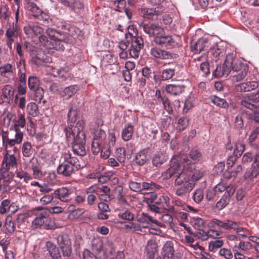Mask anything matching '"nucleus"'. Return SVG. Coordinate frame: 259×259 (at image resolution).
I'll list each match as a JSON object with an SVG mask.
<instances>
[{
	"label": "nucleus",
	"mask_w": 259,
	"mask_h": 259,
	"mask_svg": "<svg viewBox=\"0 0 259 259\" xmlns=\"http://www.w3.org/2000/svg\"><path fill=\"white\" fill-rule=\"evenodd\" d=\"M68 121L70 125L64 128L66 137L68 142L72 144V150L79 156H83L86 154L84 145L85 144V135L83 131L84 122L83 120H79L75 126L72 125L76 120L77 111L70 108L68 113Z\"/></svg>",
	"instance_id": "obj_1"
},
{
	"label": "nucleus",
	"mask_w": 259,
	"mask_h": 259,
	"mask_svg": "<svg viewBox=\"0 0 259 259\" xmlns=\"http://www.w3.org/2000/svg\"><path fill=\"white\" fill-rule=\"evenodd\" d=\"M80 167L81 165L78 159L72 156L70 153H67L61 156L57 172L63 176L69 177Z\"/></svg>",
	"instance_id": "obj_2"
},
{
	"label": "nucleus",
	"mask_w": 259,
	"mask_h": 259,
	"mask_svg": "<svg viewBox=\"0 0 259 259\" xmlns=\"http://www.w3.org/2000/svg\"><path fill=\"white\" fill-rule=\"evenodd\" d=\"M144 46L143 39L141 36H133L131 34L125 35V39L119 42L118 47L122 51L128 49L130 55L137 58L139 53Z\"/></svg>",
	"instance_id": "obj_3"
},
{
	"label": "nucleus",
	"mask_w": 259,
	"mask_h": 259,
	"mask_svg": "<svg viewBox=\"0 0 259 259\" xmlns=\"http://www.w3.org/2000/svg\"><path fill=\"white\" fill-rule=\"evenodd\" d=\"M2 136L4 142L10 146H13L21 143L23 134L18 128L10 127L7 132L3 131Z\"/></svg>",
	"instance_id": "obj_4"
},
{
	"label": "nucleus",
	"mask_w": 259,
	"mask_h": 259,
	"mask_svg": "<svg viewBox=\"0 0 259 259\" xmlns=\"http://www.w3.org/2000/svg\"><path fill=\"white\" fill-rule=\"evenodd\" d=\"M57 243L61 250L63 256L69 257L72 252L71 241L66 233L56 235Z\"/></svg>",
	"instance_id": "obj_5"
},
{
	"label": "nucleus",
	"mask_w": 259,
	"mask_h": 259,
	"mask_svg": "<svg viewBox=\"0 0 259 259\" xmlns=\"http://www.w3.org/2000/svg\"><path fill=\"white\" fill-rule=\"evenodd\" d=\"M233 63V54L230 53L226 56L225 62L223 64L218 65L214 70L212 71L214 76L220 77L222 76H227L231 71V67Z\"/></svg>",
	"instance_id": "obj_6"
},
{
	"label": "nucleus",
	"mask_w": 259,
	"mask_h": 259,
	"mask_svg": "<svg viewBox=\"0 0 259 259\" xmlns=\"http://www.w3.org/2000/svg\"><path fill=\"white\" fill-rule=\"evenodd\" d=\"M24 165L25 168L31 169L34 179H40L42 176L41 166L37 158L32 157L28 159L24 158Z\"/></svg>",
	"instance_id": "obj_7"
},
{
	"label": "nucleus",
	"mask_w": 259,
	"mask_h": 259,
	"mask_svg": "<svg viewBox=\"0 0 259 259\" xmlns=\"http://www.w3.org/2000/svg\"><path fill=\"white\" fill-rule=\"evenodd\" d=\"M140 26L149 37H153L154 39L164 33L163 29L159 25L154 23H142Z\"/></svg>",
	"instance_id": "obj_8"
},
{
	"label": "nucleus",
	"mask_w": 259,
	"mask_h": 259,
	"mask_svg": "<svg viewBox=\"0 0 259 259\" xmlns=\"http://www.w3.org/2000/svg\"><path fill=\"white\" fill-rule=\"evenodd\" d=\"M18 165L17 159L14 154H10L7 151L2 161V167L0 171L2 173L8 171L10 167L16 168Z\"/></svg>",
	"instance_id": "obj_9"
},
{
	"label": "nucleus",
	"mask_w": 259,
	"mask_h": 259,
	"mask_svg": "<svg viewBox=\"0 0 259 259\" xmlns=\"http://www.w3.org/2000/svg\"><path fill=\"white\" fill-rule=\"evenodd\" d=\"M184 170L183 167L176 160L175 158L171 160L170 167L165 171L164 176L166 179L171 177L175 178Z\"/></svg>",
	"instance_id": "obj_10"
},
{
	"label": "nucleus",
	"mask_w": 259,
	"mask_h": 259,
	"mask_svg": "<svg viewBox=\"0 0 259 259\" xmlns=\"http://www.w3.org/2000/svg\"><path fill=\"white\" fill-rule=\"evenodd\" d=\"M150 53L154 57L160 59H175L178 57L177 54L155 47L151 49Z\"/></svg>",
	"instance_id": "obj_11"
},
{
	"label": "nucleus",
	"mask_w": 259,
	"mask_h": 259,
	"mask_svg": "<svg viewBox=\"0 0 259 259\" xmlns=\"http://www.w3.org/2000/svg\"><path fill=\"white\" fill-rule=\"evenodd\" d=\"M153 41L156 45L167 48H172L177 45V43L172 38L171 36L163 35V33L160 34L158 37H156V38L154 39Z\"/></svg>",
	"instance_id": "obj_12"
},
{
	"label": "nucleus",
	"mask_w": 259,
	"mask_h": 259,
	"mask_svg": "<svg viewBox=\"0 0 259 259\" xmlns=\"http://www.w3.org/2000/svg\"><path fill=\"white\" fill-rule=\"evenodd\" d=\"M155 97L157 101L159 103L162 104L163 108L169 114H171L173 112L170 101L163 94L161 93L160 91L156 90Z\"/></svg>",
	"instance_id": "obj_13"
},
{
	"label": "nucleus",
	"mask_w": 259,
	"mask_h": 259,
	"mask_svg": "<svg viewBox=\"0 0 259 259\" xmlns=\"http://www.w3.org/2000/svg\"><path fill=\"white\" fill-rule=\"evenodd\" d=\"M139 14L145 19L154 20L159 15V11L155 9L142 8L139 10Z\"/></svg>",
	"instance_id": "obj_14"
},
{
	"label": "nucleus",
	"mask_w": 259,
	"mask_h": 259,
	"mask_svg": "<svg viewBox=\"0 0 259 259\" xmlns=\"http://www.w3.org/2000/svg\"><path fill=\"white\" fill-rule=\"evenodd\" d=\"M259 87V82L257 81L242 82L236 86V90L238 92H250Z\"/></svg>",
	"instance_id": "obj_15"
},
{
	"label": "nucleus",
	"mask_w": 259,
	"mask_h": 259,
	"mask_svg": "<svg viewBox=\"0 0 259 259\" xmlns=\"http://www.w3.org/2000/svg\"><path fill=\"white\" fill-rule=\"evenodd\" d=\"M70 194L69 190L66 187L58 189L54 192L55 198H58L64 202H67L71 200Z\"/></svg>",
	"instance_id": "obj_16"
},
{
	"label": "nucleus",
	"mask_w": 259,
	"mask_h": 259,
	"mask_svg": "<svg viewBox=\"0 0 259 259\" xmlns=\"http://www.w3.org/2000/svg\"><path fill=\"white\" fill-rule=\"evenodd\" d=\"M46 248L52 259H62L58 248L52 242H46Z\"/></svg>",
	"instance_id": "obj_17"
},
{
	"label": "nucleus",
	"mask_w": 259,
	"mask_h": 259,
	"mask_svg": "<svg viewBox=\"0 0 259 259\" xmlns=\"http://www.w3.org/2000/svg\"><path fill=\"white\" fill-rule=\"evenodd\" d=\"M27 7L31 12L32 15L34 17L39 19L41 18L47 19V18L44 17V15L46 17L47 16L32 1L30 0L28 2Z\"/></svg>",
	"instance_id": "obj_18"
},
{
	"label": "nucleus",
	"mask_w": 259,
	"mask_h": 259,
	"mask_svg": "<svg viewBox=\"0 0 259 259\" xmlns=\"http://www.w3.org/2000/svg\"><path fill=\"white\" fill-rule=\"evenodd\" d=\"M157 244L155 240H148L145 247V251L148 259H154L155 253L157 251Z\"/></svg>",
	"instance_id": "obj_19"
},
{
	"label": "nucleus",
	"mask_w": 259,
	"mask_h": 259,
	"mask_svg": "<svg viewBox=\"0 0 259 259\" xmlns=\"http://www.w3.org/2000/svg\"><path fill=\"white\" fill-rule=\"evenodd\" d=\"M150 159V155L148 154L147 149H143L139 151L135 156V162L140 166H142L146 163Z\"/></svg>",
	"instance_id": "obj_20"
},
{
	"label": "nucleus",
	"mask_w": 259,
	"mask_h": 259,
	"mask_svg": "<svg viewBox=\"0 0 259 259\" xmlns=\"http://www.w3.org/2000/svg\"><path fill=\"white\" fill-rule=\"evenodd\" d=\"M208 41L204 38H200L196 41L193 45H191V48L192 51L194 53H200L203 51H206Z\"/></svg>",
	"instance_id": "obj_21"
},
{
	"label": "nucleus",
	"mask_w": 259,
	"mask_h": 259,
	"mask_svg": "<svg viewBox=\"0 0 259 259\" xmlns=\"http://www.w3.org/2000/svg\"><path fill=\"white\" fill-rule=\"evenodd\" d=\"M46 33L52 40L58 41L67 42L68 39L64 35L62 36L59 32L51 28L46 29Z\"/></svg>",
	"instance_id": "obj_22"
},
{
	"label": "nucleus",
	"mask_w": 259,
	"mask_h": 259,
	"mask_svg": "<svg viewBox=\"0 0 259 259\" xmlns=\"http://www.w3.org/2000/svg\"><path fill=\"white\" fill-rule=\"evenodd\" d=\"M174 250L172 243L168 241L164 244L162 251L161 255L163 259H170L174 255Z\"/></svg>",
	"instance_id": "obj_23"
},
{
	"label": "nucleus",
	"mask_w": 259,
	"mask_h": 259,
	"mask_svg": "<svg viewBox=\"0 0 259 259\" xmlns=\"http://www.w3.org/2000/svg\"><path fill=\"white\" fill-rule=\"evenodd\" d=\"M2 94L1 97L3 100V102L9 103L13 99L14 91L13 88L9 85H5L2 90Z\"/></svg>",
	"instance_id": "obj_24"
},
{
	"label": "nucleus",
	"mask_w": 259,
	"mask_h": 259,
	"mask_svg": "<svg viewBox=\"0 0 259 259\" xmlns=\"http://www.w3.org/2000/svg\"><path fill=\"white\" fill-rule=\"evenodd\" d=\"M64 6L76 11L83 8V4L79 0H58Z\"/></svg>",
	"instance_id": "obj_25"
},
{
	"label": "nucleus",
	"mask_w": 259,
	"mask_h": 259,
	"mask_svg": "<svg viewBox=\"0 0 259 259\" xmlns=\"http://www.w3.org/2000/svg\"><path fill=\"white\" fill-rule=\"evenodd\" d=\"M79 88L76 85H72L66 87L60 93V96L65 99H68L78 91Z\"/></svg>",
	"instance_id": "obj_26"
},
{
	"label": "nucleus",
	"mask_w": 259,
	"mask_h": 259,
	"mask_svg": "<svg viewBox=\"0 0 259 259\" xmlns=\"http://www.w3.org/2000/svg\"><path fill=\"white\" fill-rule=\"evenodd\" d=\"M194 183L190 179V177L183 170L180 175L175 178V185L185 186L186 183Z\"/></svg>",
	"instance_id": "obj_27"
},
{
	"label": "nucleus",
	"mask_w": 259,
	"mask_h": 259,
	"mask_svg": "<svg viewBox=\"0 0 259 259\" xmlns=\"http://www.w3.org/2000/svg\"><path fill=\"white\" fill-rule=\"evenodd\" d=\"M140 223H143V227H147L148 224L153 223L158 225V221L146 213H142L137 219Z\"/></svg>",
	"instance_id": "obj_28"
},
{
	"label": "nucleus",
	"mask_w": 259,
	"mask_h": 259,
	"mask_svg": "<svg viewBox=\"0 0 259 259\" xmlns=\"http://www.w3.org/2000/svg\"><path fill=\"white\" fill-rule=\"evenodd\" d=\"M48 212L46 211L38 213L33 221V224L39 227L44 226L45 222L48 221Z\"/></svg>",
	"instance_id": "obj_29"
},
{
	"label": "nucleus",
	"mask_w": 259,
	"mask_h": 259,
	"mask_svg": "<svg viewBox=\"0 0 259 259\" xmlns=\"http://www.w3.org/2000/svg\"><path fill=\"white\" fill-rule=\"evenodd\" d=\"M184 86L176 84H168L166 86V91L172 95H178L184 91Z\"/></svg>",
	"instance_id": "obj_30"
},
{
	"label": "nucleus",
	"mask_w": 259,
	"mask_h": 259,
	"mask_svg": "<svg viewBox=\"0 0 259 259\" xmlns=\"http://www.w3.org/2000/svg\"><path fill=\"white\" fill-rule=\"evenodd\" d=\"M142 193H147L149 194V193H152L157 189L160 188V186L155 184L154 183H146L143 182L142 184Z\"/></svg>",
	"instance_id": "obj_31"
},
{
	"label": "nucleus",
	"mask_w": 259,
	"mask_h": 259,
	"mask_svg": "<svg viewBox=\"0 0 259 259\" xmlns=\"http://www.w3.org/2000/svg\"><path fill=\"white\" fill-rule=\"evenodd\" d=\"M133 132V126L129 123L127 124L122 131V139L125 141L130 140L132 137Z\"/></svg>",
	"instance_id": "obj_32"
},
{
	"label": "nucleus",
	"mask_w": 259,
	"mask_h": 259,
	"mask_svg": "<svg viewBox=\"0 0 259 259\" xmlns=\"http://www.w3.org/2000/svg\"><path fill=\"white\" fill-rule=\"evenodd\" d=\"M252 245L250 242L241 241L238 245H235L233 247V251L242 250L244 252H247L248 250L252 249Z\"/></svg>",
	"instance_id": "obj_33"
},
{
	"label": "nucleus",
	"mask_w": 259,
	"mask_h": 259,
	"mask_svg": "<svg viewBox=\"0 0 259 259\" xmlns=\"http://www.w3.org/2000/svg\"><path fill=\"white\" fill-rule=\"evenodd\" d=\"M194 185V183H186L185 186H182L177 189L176 194L179 196L186 195L188 192L192 190Z\"/></svg>",
	"instance_id": "obj_34"
},
{
	"label": "nucleus",
	"mask_w": 259,
	"mask_h": 259,
	"mask_svg": "<svg viewBox=\"0 0 259 259\" xmlns=\"http://www.w3.org/2000/svg\"><path fill=\"white\" fill-rule=\"evenodd\" d=\"M126 5V3L125 0H115L112 3V7L115 11L118 12L124 11L127 14L128 17H130L127 14V10L125 9Z\"/></svg>",
	"instance_id": "obj_35"
},
{
	"label": "nucleus",
	"mask_w": 259,
	"mask_h": 259,
	"mask_svg": "<svg viewBox=\"0 0 259 259\" xmlns=\"http://www.w3.org/2000/svg\"><path fill=\"white\" fill-rule=\"evenodd\" d=\"M246 68V70H248V67L246 63H243L241 60L234 58L233 57L232 65L231 67V71L233 72L242 70V68Z\"/></svg>",
	"instance_id": "obj_36"
},
{
	"label": "nucleus",
	"mask_w": 259,
	"mask_h": 259,
	"mask_svg": "<svg viewBox=\"0 0 259 259\" xmlns=\"http://www.w3.org/2000/svg\"><path fill=\"white\" fill-rule=\"evenodd\" d=\"M15 70V66L12 64L7 63L0 67V74L2 76L7 77L11 75Z\"/></svg>",
	"instance_id": "obj_37"
},
{
	"label": "nucleus",
	"mask_w": 259,
	"mask_h": 259,
	"mask_svg": "<svg viewBox=\"0 0 259 259\" xmlns=\"http://www.w3.org/2000/svg\"><path fill=\"white\" fill-rule=\"evenodd\" d=\"M251 170L246 171L244 174L245 179H253L259 174V164L254 163L252 165Z\"/></svg>",
	"instance_id": "obj_38"
},
{
	"label": "nucleus",
	"mask_w": 259,
	"mask_h": 259,
	"mask_svg": "<svg viewBox=\"0 0 259 259\" xmlns=\"http://www.w3.org/2000/svg\"><path fill=\"white\" fill-rule=\"evenodd\" d=\"M103 246V242L100 239L94 238L92 240L91 249L95 254H98L101 251Z\"/></svg>",
	"instance_id": "obj_39"
},
{
	"label": "nucleus",
	"mask_w": 259,
	"mask_h": 259,
	"mask_svg": "<svg viewBox=\"0 0 259 259\" xmlns=\"http://www.w3.org/2000/svg\"><path fill=\"white\" fill-rule=\"evenodd\" d=\"M22 152L25 158H31L33 154L31 144L28 142H24L22 147Z\"/></svg>",
	"instance_id": "obj_40"
},
{
	"label": "nucleus",
	"mask_w": 259,
	"mask_h": 259,
	"mask_svg": "<svg viewBox=\"0 0 259 259\" xmlns=\"http://www.w3.org/2000/svg\"><path fill=\"white\" fill-rule=\"evenodd\" d=\"M166 160L164 155L162 153L155 154L152 158V164L156 167L160 166Z\"/></svg>",
	"instance_id": "obj_41"
},
{
	"label": "nucleus",
	"mask_w": 259,
	"mask_h": 259,
	"mask_svg": "<svg viewBox=\"0 0 259 259\" xmlns=\"http://www.w3.org/2000/svg\"><path fill=\"white\" fill-rule=\"evenodd\" d=\"M40 82L38 78L34 76H30L28 79V85L31 91H34L40 88Z\"/></svg>",
	"instance_id": "obj_42"
},
{
	"label": "nucleus",
	"mask_w": 259,
	"mask_h": 259,
	"mask_svg": "<svg viewBox=\"0 0 259 259\" xmlns=\"http://www.w3.org/2000/svg\"><path fill=\"white\" fill-rule=\"evenodd\" d=\"M26 111L29 115L33 117L36 116L39 113L38 106L33 102H30L27 105Z\"/></svg>",
	"instance_id": "obj_43"
},
{
	"label": "nucleus",
	"mask_w": 259,
	"mask_h": 259,
	"mask_svg": "<svg viewBox=\"0 0 259 259\" xmlns=\"http://www.w3.org/2000/svg\"><path fill=\"white\" fill-rule=\"evenodd\" d=\"M208 53L210 54V55L212 56V59L214 60L215 61H217L218 60L220 59L221 57H222L224 56L225 53L223 50L218 49V48L211 49Z\"/></svg>",
	"instance_id": "obj_44"
},
{
	"label": "nucleus",
	"mask_w": 259,
	"mask_h": 259,
	"mask_svg": "<svg viewBox=\"0 0 259 259\" xmlns=\"http://www.w3.org/2000/svg\"><path fill=\"white\" fill-rule=\"evenodd\" d=\"M6 35L7 38H16L18 35V30L16 24H13L9 28H7Z\"/></svg>",
	"instance_id": "obj_45"
},
{
	"label": "nucleus",
	"mask_w": 259,
	"mask_h": 259,
	"mask_svg": "<svg viewBox=\"0 0 259 259\" xmlns=\"http://www.w3.org/2000/svg\"><path fill=\"white\" fill-rule=\"evenodd\" d=\"M230 199L226 195H223L222 198L218 201L215 205L218 210H221L225 208L230 202Z\"/></svg>",
	"instance_id": "obj_46"
},
{
	"label": "nucleus",
	"mask_w": 259,
	"mask_h": 259,
	"mask_svg": "<svg viewBox=\"0 0 259 259\" xmlns=\"http://www.w3.org/2000/svg\"><path fill=\"white\" fill-rule=\"evenodd\" d=\"M248 70H246V68H242V70L236 72L235 74L233 76V80L234 81L239 82L241 81L247 75Z\"/></svg>",
	"instance_id": "obj_47"
},
{
	"label": "nucleus",
	"mask_w": 259,
	"mask_h": 259,
	"mask_svg": "<svg viewBox=\"0 0 259 259\" xmlns=\"http://www.w3.org/2000/svg\"><path fill=\"white\" fill-rule=\"evenodd\" d=\"M211 101L218 106L226 108L228 106L227 102L224 99L217 96L211 97Z\"/></svg>",
	"instance_id": "obj_48"
},
{
	"label": "nucleus",
	"mask_w": 259,
	"mask_h": 259,
	"mask_svg": "<svg viewBox=\"0 0 259 259\" xmlns=\"http://www.w3.org/2000/svg\"><path fill=\"white\" fill-rule=\"evenodd\" d=\"M189 120L186 117H181L178 121L177 129L179 132L184 131L188 126Z\"/></svg>",
	"instance_id": "obj_49"
},
{
	"label": "nucleus",
	"mask_w": 259,
	"mask_h": 259,
	"mask_svg": "<svg viewBox=\"0 0 259 259\" xmlns=\"http://www.w3.org/2000/svg\"><path fill=\"white\" fill-rule=\"evenodd\" d=\"M224 244V241L222 240H215L209 242L208 249L211 252H215L216 250L221 247Z\"/></svg>",
	"instance_id": "obj_50"
},
{
	"label": "nucleus",
	"mask_w": 259,
	"mask_h": 259,
	"mask_svg": "<svg viewBox=\"0 0 259 259\" xmlns=\"http://www.w3.org/2000/svg\"><path fill=\"white\" fill-rule=\"evenodd\" d=\"M25 125V119L24 116L22 114H20L17 117H16L14 121L13 128H18L19 127H24Z\"/></svg>",
	"instance_id": "obj_51"
},
{
	"label": "nucleus",
	"mask_w": 259,
	"mask_h": 259,
	"mask_svg": "<svg viewBox=\"0 0 259 259\" xmlns=\"http://www.w3.org/2000/svg\"><path fill=\"white\" fill-rule=\"evenodd\" d=\"M34 94L33 100L37 103H40L44 97V91L42 88H39L34 91H32Z\"/></svg>",
	"instance_id": "obj_52"
},
{
	"label": "nucleus",
	"mask_w": 259,
	"mask_h": 259,
	"mask_svg": "<svg viewBox=\"0 0 259 259\" xmlns=\"http://www.w3.org/2000/svg\"><path fill=\"white\" fill-rule=\"evenodd\" d=\"M189 156L191 158L196 161H200L202 159V155L201 152L196 149H192L189 153Z\"/></svg>",
	"instance_id": "obj_53"
},
{
	"label": "nucleus",
	"mask_w": 259,
	"mask_h": 259,
	"mask_svg": "<svg viewBox=\"0 0 259 259\" xmlns=\"http://www.w3.org/2000/svg\"><path fill=\"white\" fill-rule=\"evenodd\" d=\"M116 157L120 163H124L125 160V150L123 148H118L116 149Z\"/></svg>",
	"instance_id": "obj_54"
},
{
	"label": "nucleus",
	"mask_w": 259,
	"mask_h": 259,
	"mask_svg": "<svg viewBox=\"0 0 259 259\" xmlns=\"http://www.w3.org/2000/svg\"><path fill=\"white\" fill-rule=\"evenodd\" d=\"M101 141L99 139L93 138L92 144V150L94 154H97L101 150Z\"/></svg>",
	"instance_id": "obj_55"
},
{
	"label": "nucleus",
	"mask_w": 259,
	"mask_h": 259,
	"mask_svg": "<svg viewBox=\"0 0 259 259\" xmlns=\"http://www.w3.org/2000/svg\"><path fill=\"white\" fill-rule=\"evenodd\" d=\"M245 149V145L242 141H239L235 143V147L234 150V154L240 156Z\"/></svg>",
	"instance_id": "obj_56"
},
{
	"label": "nucleus",
	"mask_w": 259,
	"mask_h": 259,
	"mask_svg": "<svg viewBox=\"0 0 259 259\" xmlns=\"http://www.w3.org/2000/svg\"><path fill=\"white\" fill-rule=\"evenodd\" d=\"M229 222V220H225L224 221H221L217 219H213L211 220V222L213 224L225 230H228Z\"/></svg>",
	"instance_id": "obj_57"
},
{
	"label": "nucleus",
	"mask_w": 259,
	"mask_h": 259,
	"mask_svg": "<svg viewBox=\"0 0 259 259\" xmlns=\"http://www.w3.org/2000/svg\"><path fill=\"white\" fill-rule=\"evenodd\" d=\"M242 166L241 165H238L235 170L230 172L229 171H226L224 173V175L226 178L230 179L231 178H235L238 172L242 170Z\"/></svg>",
	"instance_id": "obj_58"
},
{
	"label": "nucleus",
	"mask_w": 259,
	"mask_h": 259,
	"mask_svg": "<svg viewBox=\"0 0 259 259\" xmlns=\"http://www.w3.org/2000/svg\"><path fill=\"white\" fill-rule=\"evenodd\" d=\"M175 70L172 68H167L162 72L161 77L163 80H167L171 78L175 74Z\"/></svg>",
	"instance_id": "obj_59"
},
{
	"label": "nucleus",
	"mask_w": 259,
	"mask_h": 259,
	"mask_svg": "<svg viewBox=\"0 0 259 259\" xmlns=\"http://www.w3.org/2000/svg\"><path fill=\"white\" fill-rule=\"evenodd\" d=\"M193 226L194 227L195 231L198 229H202L205 228V221L203 219L200 218H194L193 221Z\"/></svg>",
	"instance_id": "obj_60"
},
{
	"label": "nucleus",
	"mask_w": 259,
	"mask_h": 259,
	"mask_svg": "<svg viewBox=\"0 0 259 259\" xmlns=\"http://www.w3.org/2000/svg\"><path fill=\"white\" fill-rule=\"evenodd\" d=\"M154 203L158 206H168L169 202V199L167 196H160L158 199L155 200Z\"/></svg>",
	"instance_id": "obj_61"
},
{
	"label": "nucleus",
	"mask_w": 259,
	"mask_h": 259,
	"mask_svg": "<svg viewBox=\"0 0 259 259\" xmlns=\"http://www.w3.org/2000/svg\"><path fill=\"white\" fill-rule=\"evenodd\" d=\"M193 199L196 203L200 202L204 197V193L202 189H198L195 190L193 193Z\"/></svg>",
	"instance_id": "obj_62"
},
{
	"label": "nucleus",
	"mask_w": 259,
	"mask_h": 259,
	"mask_svg": "<svg viewBox=\"0 0 259 259\" xmlns=\"http://www.w3.org/2000/svg\"><path fill=\"white\" fill-rule=\"evenodd\" d=\"M94 138L99 139L100 141H102L106 137V134L104 131L99 127L94 130Z\"/></svg>",
	"instance_id": "obj_63"
},
{
	"label": "nucleus",
	"mask_w": 259,
	"mask_h": 259,
	"mask_svg": "<svg viewBox=\"0 0 259 259\" xmlns=\"http://www.w3.org/2000/svg\"><path fill=\"white\" fill-rule=\"evenodd\" d=\"M204 228L198 229V230L195 231V232H193V234H194L199 239H200L202 240H207V231L205 232L204 230Z\"/></svg>",
	"instance_id": "obj_64"
}]
</instances>
